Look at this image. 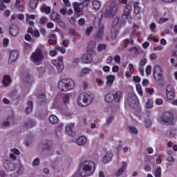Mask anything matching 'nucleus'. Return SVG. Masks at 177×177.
I'll list each match as a JSON object with an SVG mask.
<instances>
[{"mask_svg":"<svg viewBox=\"0 0 177 177\" xmlns=\"http://www.w3.org/2000/svg\"><path fill=\"white\" fill-rule=\"evenodd\" d=\"M117 31H118L117 29H111L109 37L111 38V39H115V38H117Z\"/></svg>","mask_w":177,"mask_h":177,"instance_id":"37","label":"nucleus"},{"mask_svg":"<svg viewBox=\"0 0 177 177\" xmlns=\"http://www.w3.org/2000/svg\"><path fill=\"white\" fill-rule=\"evenodd\" d=\"M93 32V27L90 26L88 28H87L86 30V35H87V37H89V35H91V33H92Z\"/></svg>","mask_w":177,"mask_h":177,"instance_id":"48","label":"nucleus"},{"mask_svg":"<svg viewBox=\"0 0 177 177\" xmlns=\"http://www.w3.org/2000/svg\"><path fill=\"white\" fill-rule=\"evenodd\" d=\"M95 172V163L91 161H85L80 164L79 174L80 176L86 177Z\"/></svg>","mask_w":177,"mask_h":177,"instance_id":"1","label":"nucleus"},{"mask_svg":"<svg viewBox=\"0 0 177 177\" xmlns=\"http://www.w3.org/2000/svg\"><path fill=\"white\" fill-rule=\"evenodd\" d=\"M24 80L25 82L31 83L32 82V77H31L28 73H26L24 75Z\"/></svg>","mask_w":177,"mask_h":177,"instance_id":"36","label":"nucleus"},{"mask_svg":"<svg viewBox=\"0 0 177 177\" xmlns=\"http://www.w3.org/2000/svg\"><path fill=\"white\" fill-rule=\"evenodd\" d=\"M119 10L120 4L115 3V0H113L111 2V5L106 8L104 16L106 19H111V17H114V16H115L117 12Z\"/></svg>","mask_w":177,"mask_h":177,"instance_id":"4","label":"nucleus"},{"mask_svg":"<svg viewBox=\"0 0 177 177\" xmlns=\"http://www.w3.org/2000/svg\"><path fill=\"white\" fill-rule=\"evenodd\" d=\"M133 6L134 8L135 15H140V7H139V2H134L133 3Z\"/></svg>","mask_w":177,"mask_h":177,"instance_id":"31","label":"nucleus"},{"mask_svg":"<svg viewBox=\"0 0 177 177\" xmlns=\"http://www.w3.org/2000/svg\"><path fill=\"white\" fill-rule=\"evenodd\" d=\"M136 91L139 93L140 96H143V91H142V86L140 84H137L136 86Z\"/></svg>","mask_w":177,"mask_h":177,"instance_id":"46","label":"nucleus"},{"mask_svg":"<svg viewBox=\"0 0 177 177\" xmlns=\"http://www.w3.org/2000/svg\"><path fill=\"white\" fill-rule=\"evenodd\" d=\"M44 53H42V50L40 48L36 49V50L32 53L31 55L32 62L35 64L39 66L42 63V59H44Z\"/></svg>","mask_w":177,"mask_h":177,"instance_id":"5","label":"nucleus"},{"mask_svg":"<svg viewBox=\"0 0 177 177\" xmlns=\"http://www.w3.org/2000/svg\"><path fill=\"white\" fill-rule=\"evenodd\" d=\"M111 28L115 30H118V28H120V17H116L115 18H114L112 23Z\"/></svg>","mask_w":177,"mask_h":177,"instance_id":"21","label":"nucleus"},{"mask_svg":"<svg viewBox=\"0 0 177 177\" xmlns=\"http://www.w3.org/2000/svg\"><path fill=\"white\" fill-rule=\"evenodd\" d=\"M93 99H95V95L93 93H87L80 94L77 97V104L80 107H86V106H89L93 102Z\"/></svg>","mask_w":177,"mask_h":177,"instance_id":"2","label":"nucleus"},{"mask_svg":"<svg viewBox=\"0 0 177 177\" xmlns=\"http://www.w3.org/2000/svg\"><path fill=\"white\" fill-rule=\"evenodd\" d=\"M147 109H153V100L151 99H149L146 104Z\"/></svg>","mask_w":177,"mask_h":177,"instance_id":"47","label":"nucleus"},{"mask_svg":"<svg viewBox=\"0 0 177 177\" xmlns=\"http://www.w3.org/2000/svg\"><path fill=\"white\" fill-rule=\"evenodd\" d=\"M68 44H70V41L68 39H64L62 41V45L65 48H67L68 46Z\"/></svg>","mask_w":177,"mask_h":177,"instance_id":"61","label":"nucleus"},{"mask_svg":"<svg viewBox=\"0 0 177 177\" xmlns=\"http://www.w3.org/2000/svg\"><path fill=\"white\" fill-rule=\"evenodd\" d=\"M17 167V169L16 171V174L17 175H21L23 172H24V167H23V165L21 164H18L15 165Z\"/></svg>","mask_w":177,"mask_h":177,"instance_id":"30","label":"nucleus"},{"mask_svg":"<svg viewBox=\"0 0 177 177\" xmlns=\"http://www.w3.org/2000/svg\"><path fill=\"white\" fill-rule=\"evenodd\" d=\"M26 23H28V24H29L30 26H34V21H31V20H35V16L34 15H28L26 14Z\"/></svg>","mask_w":177,"mask_h":177,"instance_id":"19","label":"nucleus"},{"mask_svg":"<svg viewBox=\"0 0 177 177\" xmlns=\"http://www.w3.org/2000/svg\"><path fill=\"white\" fill-rule=\"evenodd\" d=\"M36 124L37 122H35V121L31 119L28 120L25 122V127L26 128H32V127H35Z\"/></svg>","mask_w":177,"mask_h":177,"instance_id":"24","label":"nucleus"},{"mask_svg":"<svg viewBox=\"0 0 177 177\" xmlns=\"http://www.w3.org/2000/svg\"><path fill=\"white\" fill-rule=\"evenodd\" d=\"M57 23L59 24V26L62 27V28H64L66 27V24H64V21L62 20V18L57 20Z\"/></svg>","mask_w":177,"mask_h":177,"instance_id":"51","label":"nucleus"},{"mask_svg":"<svg viewBox=\"0 0 177 177\" xmlns=\"http://www.w3.org/2000/svg\"><path fill=\"white\" fill-rule=\"evenodd\" d=\"M75 82L70 78L63 79L59 82L58 88L61 92H68L74 89Z\"/></svg>","mask_w":177,"mask_h":177,"instance_id":"3","label":"nucleus"},{"mask_svg":"<svg viewBox=\"0 0 177 177\" xmlns=\"http://www.w3.org/2000/svg\"><path fill=\"white\" fill-rule=\"evenodd\" d=\"M15 9H19L20 12H23L24 10V6L21 5H15Z\"/></svg>","mask_w":177,"mask_h":177,"instance_id":"59","label":"nucleus"},{"mask_svg":"<svg viewBox=\"0 0 177 177\" xmlns=\"http://www.w3.org/2000/svg\"><path fill=\"white\" fill-rule=\"evenodd\" d=\"M115 63L120 64L121 63V57L120 55H116L114 57Z\"/></svg>","mask_w":177,"mask_h":177,"instance_id":"57","label":"nucleus"},{"mask_svg":"<svg viewBox=\"0 0 177 177\" xmlns=\"http://www.w3.org/2000/svg\"><path fill=\"white\" fill-rule=\"evenodd\" d=\"M43 149H45L46 150H49L50 149V145L49 142H46L45 145L43 147Z\"/></svg>","mask_w":177,"mask_h":177,"instance_id":"64","label":"nucleus"},{"mask_svg":"<svg viewBox=\"0 0 177 177\" xmlns=\"http://www.w3.org/2000/svg\"><path fill=\"white\" fill-rule=\"evenodd\" d=\"M169 20V19H168V18L162 17L159 20V24H163V23H165L167 21H168Z\"/></svg>","mask_w":177,"mask_h":177,"instance_id":"60","label":"nucleus"},{"mask_svg":"<svg viewBox=\"0 0 177 177\" xmlns=\"http://www.w3.org/2000/svg\"><path fill=\"white\" fill-rule=\"evenodd\" d=\"M122 98V91H118L115 94H113V99L115 103H120Z\"/></svg>","mask_w":177,"mask_h":177,"instance_id":"18","label":"nucleus"},{"mask_svg":"<svg viewBox=\"0 0 177 177\" xmlns=\"http://www.w3.org/2000/svg\"><path fill=\"white\" fill-rule=\"evenodd\" d=\"M10 35L12 37H17L19 35V26L17 24H13L10 27Z\"/></svg>","mask_w":177,"mask_h":177,"instance_id":"12","label":"nucleus"},{"mask_svg":"<svg viewBox=\"0 0 177 177\" xmlns=\"http://www.w3.org/2000/svg\"><path fill=\"white\" fill-rule=\"evenodd\" d=\"M11 151L12 154H16L17 156H19V154H20V151H19V149H12Z\"/></svg>","mask_w":177,"mask_h":177,"instance_id":"63","label":"nucleus"},{"mask_svg":"<svg viewBox=\"0 0 177 177\" xmlns=\"http://www.w3.org/2000/svg\"><path fill=\"white\" fill-rule=\"evenodd\" d=\"M129 131L130 132V133H132L133 135H138V129L133 126L129 127Z\"/></svg>","mask_w":177,"mask_h":177,"instance_id":"41","label":"nucleus"},{"mask_svg":"<svg viewBox=\"0 0 177 177\" xmlns=\"http://www.w3.org/2000/svg\"><path fill=\"white\" fill-rule=\"evenodd\" d=\"M113 158V152L108 151L106 153L105 156L103 158V162L104 164H107V162H110Z\"/></svg>","mask_w":177,"mask_h":177,"instance_id":"16","label":"nucleus"},{"mask_svg":"<svg viewBox=\"0 0 177 177\" xmlns=\"http://www.w3.org/2000/svg\"><path fill=\"white\" fill-rule=\"evenodd\" d=\"M86 138L85 136H80L76 140V145L77 146H85L86 145Z\"/></svg>","mask_w":177,"mask_h":177,"instance_id":"17","label":"nucleus"},{"mask_svg":"<svg viewBox=\"0 0 177 177\" xmlns=\"http://www.w3.org/2000/svg\"><path fill=\"white\" fill-rule=\"evenodd\" d=\"M74 127H75L74 123H70L66 125L65 129H66V132L68 133V135H69V136H73L74 131L73 129H74Z\"/></svg>","mask_w":177,"mask_h":177,"instance_id":"13","label":"nucleus"},{"mask_svg":"<svg viewBox=\"0 0 177 177\" xmlns=\"http://www.w3.org/2000/svg\"><path fill=\"white\" fill-rule=\"evenodd\" d=\"M91 1L89 0H84L83 2L80 3V5H82L84 8H86Z\"/></svg>","mask_w":177,"mask_h":177,"instance_id":"58","label":"nucleus"},{"mask_svg":"<svg viewBox=\"0 0 177 177\" xmlns=\"http://www.w3.org/2000/svg\"><path fill=\"white\" fill-rule=\"evenodd\" d=\"M113 120H114V117L113 116L108 117L106 118V124L109 125V124H111V122H113Z\"/></svg>","mask_w":177,"mask_h":177,"instance_id":"54","label":"nucleus"},{"mask_svg":"<svg viewBox=\"0 0 177 177\" xmlns=\"http://www.w3.org/2000/svg\"><path fill=\"white\" fill-rule=\"evenodd\" d=\"M41 1V0H30L29 2V6L30 9H32L35 10V9H37V6H38V3Z\"/></svg>","mask_w":177,"mask_h":177,"instance_id":"23","label":"nucleus"},{"mask_svg":"<svg viewBox=\"0 0 177 177\" xmlns=\"http://www.w3.org/2000/svg\"><path fill=\"white\" fill-rule=\"evenodd\" d=\"M131 12H132V6H131V4H127L124 9V16H129Z\"/></svg>","mask_w":177,"mask_h":177,"instance_id":"22","label":"nucleus"},{"mask_svg":"<svg viewBox=\"0 0 177 177\" xmlns=\"http://www.w3.org/2000/svg\"><path fill=\"white\" fill-rule=\"evenodd\" d=\"M49 121L51 124L55 125L59 122V118H57L55 115H51L49 118Z\"/></svg>","mask_w":177,"mask_h":177,"instance_id":"33","label":"nucleus"},{"mask_svg":"<svg viewBox=\"0 0 177 177\" xmlns=\"http://www.w3.org/2000/svg\"><path fill=\"white\" fill-rule=\"evenodd\" d=\"M91 73V68H84L80 73V77H84V75H86V74H89Z\"/></svg>","mask_w":177,"mask_h":177,"instance_id":"32","label":"nucleus"},{"mask_svg":"<svg viewBox=\"0 0 177 177\" xmlns=\"http://www.w3.org/2000/svg\"><path fill=\"white\" fill-rule=\"evenodd\" d=\"M64 102L65 104H68V103H70V95H66L64 97Z\"/></svg>","mask_w":177,"mask_h":177,"instance_id":"55","label":"nucleus"},{"mask_svg":"<svg viewBox=\"0 0 177 177\" xmlns=\"http://www.w3.org/2000/svg\"><path fill=\"white\" fill-rule=\"evenodd\" d=\"M104 100L106 103H111L114 101V95L111 93H108L104 97Z\"/></svg>","mask_w":177,"mask_h":177,"instance_id":"28","label":"nucleus"},{"mask_svg":"<svg viewBox=\"0 0 177 177\" xmlns=\"http://www.w3.org/2000/svg\"><path fill=\"white\" fill-rule=\"evenodd\" d=\"M13 124H15V118L13 116L8 118L6 121L3 122V126L5 128L10 127V125H13Z\"/></svg>","mask_w":177,"mask_h":177,"instance_id":"14","label":"nucleus"},{"mask_svg":"<svg viewBox=\"0 0 177 177\" xmlns=\"http://www.w3.org/2000/svg\"><path fill=\"white\" fill-rule=\"evenodd\" d=\"M167 93H169L171 92H175V90H174V87L171 85H168L166 88Z\"/></svg>","mask_w":177,"mask_h":177,"instance_id":"53","label":"nucleus"},{"mask_svg":"<svg viewBox=\"0 0 177 177\" xmlns=\"http://www.w3.org/2000/svg\"><path fill=\"white\" fill-rule=\"evenodd\" d=\"M155 177H161V167H157L154 172Z\"/></svg>","mask_w":177,"mask_h":177,"instance_id":"44","label":"nucleus"},{"mask_svg":"<svg viewBox=\"0 0 177 177\" xmlns=\"http://www.w3.org/2000/svg\"><path fill=\"white\" fill-rule=\"evenodd\" d=\"M126 104L131 107H136L139 104V99L135 94H129L125 100Z\"/></svg>","mask_w":177,"mask_h":177,"instance_id":"7","label":"nucleus"},{"mask_svg":"<svg viewBox=\"0 0 177 177\" xmlns=\"http://www.w3.org/2000/svg\"><path fill=\"white\" fill-rule=\"evenodd\" d=\"M92 5L94 10H99L100 6H102V3L97 0H93L92 1Z\"/></svg>","mask_w":177,"mask_h":177,"instance_id":"26","label":"nucleus"},{"mask_svg":"<svg viewBox=\"0 0 177 177\" xmlns=\"http://www.w3.org/2000/svg\"><path fill=\"white\" fill-rule=\"evenodd\" d=\"M12 82V80L10 79V76L9 75H4L3 76V80L2 82L3 85L5 86H8L9 84Z\"/></svg>","mask_w":177,"mask_h":177,"instance_id":"27","label":"nucleus"},{"mask_svg":"<svg viewBox=\"0 0 177 177\" xmlns=\"http://www.w3.org/2000/svg\"><path fill=\"white\" fill-rule=\"evenodd\" d=\"M34 167H38L39 165V158H37L32 162Z\"/></svg>","mask_w":177,"mask_h":177,"instance_id":"62","label":"nucleus"},{"mask_svg":"<svg viewBox=\"0 0 177 177\" xmlns=\"http://www.w3.org/2000/svg\"><path fill=\"white\" fill-rule=\"evenodd\" d=\"M3 167L8 172H12V171L16 169V165L13 163V161L9 160H4Z\"/></svg>","mask_w":177,"mask_h":177,"instance_id":"10","label":"nucleus"},{"mask_svg":"<svg viewBox=\"0 0 177 177\" xmlns=\"http://www.w3.org/2000/svg\"><path fill=\"white\" fill-rule=\"evenodd\" d=\"M95 45H96L95 41H90L88 43V47H87L88 50L93 51V48H95Z\"/></svg>","mask_w":177,"mask_h":177,"instance_id":"45","label":"nucleus"},{"mask_svg":"<svg viewBox=\"0 0 177 177\" xmlns=\"http://www.w3.org/2000/svg\"><path fill=\"white\" fill-rule=\"evenodd\" d=\"M167 97L168 100H174L175 99V91L167 93Z\"/></svg>","mask_w":177,"mask_h":177,"instance_id":"42","label":"nucleus"},{"mask_svg":"<svg viewBox=\"0 0 177 177\" xmlns=\"http://www.w3.org/2000/svg\"><path fill=\"white\" fill-rule=\"evenodd\" d=\"M115 80V76L114 75H109L106 76V85L108 86H111Z\"/></svg>","mask_w":177,"mask_h":177,"instance_id":"20","label":"nucleus"},{"mask_svg":"<svg viewBox=\"0 0 177 177\" xmlns=\"http://www.w3.org/2000/svg\"><path fill=\"white\" fill-rule=\"evenodd\" d=\"M106 48H107V45L104 44H100L97 46V50L98 52H102V50H106Z\"/></svg>","mask_w":177,"mask_h":177,"instance_id":"43","label":"nucleus"},{"mask_svg":"<svg viewBox=\"0 0 177 177\" xmlns=\"http://www.w3.org/2000/svg\"><path fill=\"white\" fill-rule=\"evenodd\" d=\"M55 50H58V52H61V53H66V48H64V47H60L59 46H57L55 47Z\"/></svg>","mask_w":177,"mask_h":177,"instance_id":"50","label":"nucleus"},{"mask_svg":"<svg viewBox=\"0 0 177 177\" xmlns=\"http://www.w3.org/2000/svg\"><path fill=\"white\" fill-rule=\"evenodd\" d=\"M32 35L35 38H39V31H38V30H33V32H32Z\"/></svg>","mask_w":177,"mask_h":177,"instance_id":"56","label":"nucleus"},{"mask_svg":"<svg viewBox=\"0 0 177 177\" xmlns=\"http://www.w3.org/2000/svg\"><path fill=\"white\" fill-rule=\"evenodd\" d=\"M153 78L156 81H162V68L156 65L153 68Z\"/></svg>","mask_w":177,"mask_h":177,"instance_id":"8","label":"nucleus"},{"mask_svg":"<svg viewBox=\"0 0 177 177\" xmlns=\"http://www.w3.org/2000/svg\"><path fill=\"white\" fill-rule=\"evenodd\" d=\"M50 17L52 20H54V21H57L59 19H60V15H59L57 12H53Z\"/></svg>","mask_w":177,"mask_h":177,"instance_id":"38","label":"nucleus"},{"mask_svg":"<svg viewBox=\"0 0 177 177\" xmlns=\"http://www.w3.org/2000/svg\"><path fill=\"white\" fill-rule=\"evenodd\" d=\"M32 111V102L29 101L28 102V106L26 108L25 113H26V114H30V113H31Z\"/></svg>","mask_w":177,"mask_h":177,"instance_id":"34","label":"nucleus"},{"mask_svg":"<svg viewBox=\"0 0 177 177\" xmlns=\"http://www.w3.org/2000/svg\"><path fill=\"white\" fill-rule=\"evenodd\" d=\"M129 52H133L134 55H138L139 53V50H138V47H133L129 48Z\"/></svg>","mask_w":177,"mask_h":177,"instance_id":"49","label":"nucleus"},{"mask_svg":"<svg viewBox=\"0 0 177 177\" xmlns=\"http://www.w3.org/2000/svg\"><path fill=\"white\" fill-rule=\"evenodd\" d=\"M68 31L71 35H73V37H78V33H77V31H75L73 28L69 29Z\"/></svg>","mask_w":177,"mask_h":177,"instance_id":"52","label":"nucleus"},{"mask_svg":"<svg viewBox=\"0 0 177 177\" xmlns=\"http://www.w3.org/2000/svg\"><path fill=\"white\" fill-rule=\"evenodd\" d=\"M41 12L46 13V15H49L50 13V7H48V6L44 5L41 8Z\"/></svg>","mask_w":177,"mask_h":177,"instance_id":"39","label":"nucleus"},{"mask_svg":"<svg viewBox=\"0 0 177 177\" xmlns=\"http://www.w3.org/2000/svg\"><path fill=\"white\" fill-rule=\"evenodd\" d=\"M122 167L119 169L115 173L116 176L122 175V174H124V171H125V169H127V167H128V163L127 162H122Z\"/></svg>","mask_w":177,"mask_h":177,"instance_id":"15","label":"nucleus"},{"mask_svg":"<svg viewBox=\"0 0 177 177\" xmlns=\"http://www.w3.org/2000/svg\"><path fill=\"white\" fill-rule=\"evenodd\" d=\"M56 35L55 34H52L48 37V44L49 45H56L57 41H56Z\"/></svg>","mask_w":177,"mask_h":177,"instance_id":"25","label":"nucleus"},{"mask_svg":"<svg viewBox=\"0 0 177 177\" xmlns=\"http://www.w3.org/2000/svg\"><path fill=\"white\" fill-rule=\"evenodd\" d=\"M92 62V55H84L82 57V62L85 64L91 63Z\"/></svg>","mask_w":177,"mask_h":177,"instance_id":"29","label":"nucleus"},{"mask_svg":"<svg viewBox=\"0 0 177 177\" xmlns=\"http://www.w3.org/2000/svg\"><path fill=\"white\" fill-rule=\"evenodd\" d=\"M103 31H104V27L101 26L97 32V38H98V39L103 38Z\"/></svg>","mask_w":177,"mask_h":177,"instance_id":"35","label":"nucleus"},{"mask_svg":"<svg viewBox=\"0 0 177 177\" xmlns=\"http://www.w3.org/2000/svg\"><path fill=\"white\" fill-rule=\"evenodd\" d=\"M53 64L55 66L58 73H62L64 70V64H63V57H58L57 59L53 60Z\"/></svg>","mask_w":177,"mask_h":177,"instance_id":"9","label":"nucleus"},{"mask_svg":"<svg viewBox=\"0 0 177 177\" xmlns=\"http://www.w3.org/2000/svg\"><path fill=\"white\" fill-rule=\"evenodd\" d=\"M158 121L160 124L171 125L174 122V114L171 112L166 111L159 118Z\"/></svg>","mask_w":177,"mask_h":177,"instance_id":"6","label":"nucleus"},{"mask_svg":"<svg viewBox=\"0 0 177 177\" xmlns=\"http://www.w3.org/2000/svg\"><path fill=\"white\" fill-rule=\"evenodd\" d=\"M81 6V3H78L77 2L74 3L73 4V9L76 13L81 12V8L80 7Z\"/></svg>","mask_w":177,"mask_h":177,"instance_id":"40","label":"nucleus"},{"mask_svg":"<svg viewBox=\"0 0 177 177\" xmlns=\"http://www.w3.org/2000/svg\"><path fill=\"white\" fill-rule=\"evenodd\" d=\"M17 59H19V51L14 50L11 51V53L10 54L8 63L10 64H12V63H15V62H16L17 60Z\"/></svg>","mask_w":177,"mask_h":177,"instance_id":"11","label":"nucleus"}]
</instances>
